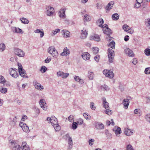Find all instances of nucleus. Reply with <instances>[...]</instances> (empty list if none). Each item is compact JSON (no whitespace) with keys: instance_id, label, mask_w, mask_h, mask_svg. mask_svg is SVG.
<instances>
[{"instance_id":"f257e3e1","label":"nucleus","mask_w":150,"mask_h":150,"mask_svg":"<svg viewBox=\"0 0 150 150\" xmlns=\"http://www.w3.org/2000/svg\"><path fill=\"white\" fill-rule=\"evenodd\" d=\"M11 146L13 150H20L21 149L20 146L16 143L15 141L11 140H9Z\"/></svg>"},{"instance_id":"f03ea898","label":"nucleus","mask_w":150,"mask_h":150,"mask_svg":"<svg viewBox=\"0 0 150 150\" xmlns=\"http://www.w3.org/2000/svg\"><path fill=\"white\" fill-rule=\"evenodd\" d=\"M48 52L52 56H56L58 55L57 51L53 46L50 47L48 49Z\"/></svg>"},{"instance_id":"7ed1b4c3","label":"nucleus","mask_w":150,"mask_h":150,"mask_svg":"<svg viewBox=\"0 0 150 150\" xmlns=\"http://www.w3.org/2000/svg\"><path fill=\"white\" fill-rule=\"evenodd\" d=\"M18 64L20 75L22 77H25V70L23 69L22 65L21 63H18Z\"/></svg>"},{"instance_id":"20e7f679","label":"nucleus","mask_w":150,"mask_h":150,"mask_svg":"<svg viewBox=\"0 0 150 150\" xmlns=\"http://www.w3.org/2000/svg\"><path fill=\"white\" fill-rule=\"evenodd\" d=\"M46 9L45 13L48 16H51L54 12V8L50 6H47Z\"/></svg>"},{"instance_id":"39448f33","label":"nucleus","mask_w":150,"mask_h":150,"mask_svg":"<svg viewBox=\"0 0 150 150\" xmlns=\"http://www.w3.org/2000/svg\"><path fill=\"white\" fill-rule=\"evenodd\" d=\"M47 120L49 121L52 126L55 125L58 123L57 118L54 116H52L51 117H48Z\"/></svg>"},{"instance_id":"423d86ee","label":"nucleus","mask_w":150,"mask_h":150,"mask_svg":"<svg viewBox=\"0 0 150 150\" xmlns=\"http://www.w3.org/2000/svg\"><path fill=\"white\" fill-rule=\"evenodd\" d=\"M39 103L41 108L44 110H47V106L45 99H40L39 101Z\"/></svg>"},{"instance_id":"0eeeda50","label":"nucleus","mask_w":150,"mask_h":150,"mask_svg":"<svg viewBox=\"0 0 150 150\" xmlns=\"http://www.w3.org/2000/svg\"><path fill=\"white\" fill-rule=\"evenodd\" d=\"M66 137L68 139V143L69 146L68 148V150H70L72 148L73 145V141L72 138L68 134L66 135Z\"/></svg>"},{"instance_id":"6e6552de","label":"nucleus","mask_w":150,"mask_h":150,"mask_svg":"<svg viewBox=\"0 0 150 150\" xmlns=\"http://www.w3.org/2000/svg\"><path fill=\"white\" fill-rule=\"evenodd\" d=\"M14 53L16 55L18 56H24L25 55L24 52L21 50L18 49H15Z\"/></svg>"},{"instance_id":"1a4fd4ad","label":"nucleus","mask_w":150,"mask_h":150,"mask_svg":"<svg viewBox=\"0 0 150 150\" xmlns=\"http://www.w3.org/2000/svg\"><path fill=\"white\" fill-rule=\"evenodd\" d=\"M19 126L22 128V129L24 132L26 133L29 132V127L26 124L21 122L19 123Z\"/></svg>"},{"instance_id":"9d476101","label":"nucleus","mask_w":150,"mask_h":150,"mask_svg":"<svg viewBox=\"0 0 150 150\" xmlns=\"http://www.w3.org/2000/svg\"><path fill=\"white\" fill-rule=\"evenodd\" d=\"M15 68H11L9 70V73L13 77L16 78L18 76Z\"/></svg>"},{"instance_id":"9b49d317","label":"nucleus","mask_w":150,"mask_h":150,"mask_svg":"<svg viewBox=\"0 0 150 150\" xmlns=\"http://www.w3.org/2000/svg\"><path fill=\"white\" fill-rule=\"evenodd\" d=\"M33 84L35 88L40 91H42L44 89V87L39 83L38 82L36 81H33Z\"/></svg>"},{"instance_id":"f8f14e48","label":"nucleus","mask_w":150,"mask_h":150,"mask_svg":"<svg viewBox=\"0 0 150 150\" xmlns=\"http://www.w3.org/2000/svg\"><path fill=\"white\" fill-rule=\"evenodd\" d=\"M57 74L58 76H61L62 78L65 79L69 75L68 73H64L61 71H59L57 73Z\"/></svg>"},{"instance_id":"ddd939ff","label":"nucleus","mask_w":150,"mask_h":150,"mask_svg":"<svg viewBox=\"0 0 150 150\" xmlns=\"http://www.w3.org/2000/svg\"><path fill=\"white\" fill-rule=\"evenodd\" d=\"M66 8H62L59 12V16L60 18H64L66 17L65 12Z\"/></svg>"},{"instance_id":"4468645a","label":"nucleus","mask_w":150,"mask_h":150,"mask_svg":"<svg viewBox=\"0 0 150 150\" xmlns=\"http://www.w3.org/2000/svg\"><path fill=\"white\" fill-rule=\"evenodd\" d=\"M103 33L108 35H110L112 33L111 30L108 28L107 25L104 26V28H103Z\"/></svg>"},{"instance_id":"2eb2a0df","label":"nucleus","mask_w":150,"mask_h":150,"mask_svg":"<svg viewBox=\"0 0 150 150\" xmlns=\"http://www.w3.org/2000/svg\"><path fill=\"white\" fill-rule=\"evenodd\" d=\"M134 130L131 129L126 128L124 129V133L127 136H130L132 135L133 133Z\"/></svg>"},{"instance_id":"dca6fc26","label":"nucleus","mask_w":150,"mask_h":150,"mask_svg":"<svg viewBox=\"0 0 150 150\" xmlns=\"http://www.w3.org/2000/svg\"><path fill=\"white\" fill-rule=\"evenodd\" d=\"M113 130L115 131L117 136L119 137V134L121 133V128L120 127H115L113 129Z\"/></svg>"},{"instance_id":"f3484780","label":"nucleus","mask_w":150,"mask_h":150,"mask_svg":"<svg viewBox=\"0 0 150 150\" xmlns=\"http://www.w3.org/2000/svg\"><path fill=\"white\" fill-rule=\"evenodd\" d=\"M70 53L69 50L67 47H65L63 50V52L61 53L60 55L62 56L69 55Z\"/></svg>"},{"instance_id":"a211bd4d","label":"nucleus","mask_w":150,"mask_h":150,"mask_svg":"<svg viewBox=\"0 0 150 150\" xmlns=\"http://www.w3.org/2000/svg\"><path fill=\"white\" fill-rule=\"evenodd\" d=\"M125 52L129 56H134V55L133 51L128 48H127L125 50Z\"/></svg>"},{"instance_id":"6ab92c4d","label":"nucleus","mask_w":150,"mask_h":150,"mask_svg":"<svg viewBox=\"0 0 150 150\" xmlns=\"http://www.w3.org/2000/svg\"><path fill=\"white\" fill-rule=\"evenodd\" d=\"M87 32L86 31L85 28H83L81 30V38L82 39H84L86 38L87 35Z\"/></svg>"},{"instance_id":"aec40b11","label":"nucleus","mask_w":150,"mask_h":150,"mask_svg":"<svg viewBox=\"0 0 150 150\" xmlns=\"http://www.w3.org/2000/svg\"><path fill=\"white\" fill-rule=\"evenodd\" d=\"M62 35H64V38H67L70 37V33L68 31L66 30H63L62 31Z\"/></svg>"},{"instance_id":"412c9836","label":"nucleus","mask_w":150,"mask_h":150,"mask_svg":"<svg viewBox=\"0 0 150 150\" xmlns=\"http://www.w3.org/2000/svg\"><path fill=\"white\" fill-rule=\"evenodd\" d=\"M104 22L102 18H100L96 22V24L98 25L99 27H101L102 28H104V25H103V24Z\"/></svg>"},{"instance_id":"4be33fe9","label":"nucleus","mask_w":150,"mask_h":150,"mask_svg":"<svg viewBox=\"0 0 150 150\" xmlns=\"http://www.w3.org/2000/svg\"><path fill=\"white\" fill-rule=\"evenodd\" d=\"M129 101L128 99H126L123 100L122 103L124 105L125 108L127 109L128 108Z\"/></svg>"},{"instance_id":"5701e85b","label":"nucleus","mask_w":150,"mask_h":150,"mask_svg":"<svg viewBox=\"0 0 150 150\" xmlns=\"http://www.w3.org/2000/svg\"><path fill=\"white\" fill-rule=\"evenodd\" d=\"M114 2V1H111L108 4V6L105 7V9L107 10H109L110 9L112 8L113 7Z\"/></svg>"},{"instance_id":"b1692460","label":"nucleus","mask_w":150,"mask_h":150,"mask_svg":"<svg viewBox=\"0 0 150 150\" xmlns=\"http://www.w3.org/2000/svg\"><path fill=\"white\" fill-rule=\"evenodd\" d=\"M103 107L105 109L108 108L109 106L108 103L106 102V99L105 98H103Z\"/></svg>"},{"instance_id":"393cba45","label":"nucleus","mask_w":150,"mask_h":150,"mask_svg":"<svg viewBox=\"0 0 150 150\" xmlns=\"http://www.w3.org/2000/svg\"><path fill=\"white\" fill-rule=\"evenodd\" d=\"M108 56H114L115 55L114 51L111 49H108Z\"/></svg>"},{"instance_id":"a878e982","label":"nucleus","mask_w":150,"mask_h":150,"mask_svg":"<svg viewBox=\"0 0 150 150\" xmlns=\"http://www.w3.org/2000/svg\"><path fill=\"white\" fill-rule=\"evenodd\" d=\"M107 77H109L110 79L112 78L114 76V74L113 72L112 69H111L108 70V74Z\"/></svg>"},{"instance_id":"bb28decb","label":"nucleus","mask_w":150,"mask_h":150,"mask_svg":"<svg viewBox=\"0 0 150 150\" xmlns=\"http://www.w3.org/2000/svg\"><path fill=\"white\" fill-rule=\"evenodd\" d=\"M96 126L99 129H103L104 128V125L102 123L100 122L96 123Z\"/></svg>"},{"instance_id":"cd10ccee","label":"nucleus","mask_w":150,"mask_h":150,"mask_svg":"<svg viewBox=\"0 0 150 150\" xmlns=\"http://www.w3.org/2000/svg\"><path fill=\"white\" fill-rule=\"evenodd\" d=\"M34 32L35 33H40V37L42 38L44 35V33L43 31H41L40 29H37L34 31Z\"/></svg>"},{"instance_id":"c85d7f7f","label":"nucleus","mask_w":150,"mask_h":150,"mask_svg":"<svg viewBox=\"0 0 150 150\" xmlns=\"http://www.w3.org/2000/svg\"><path fill=\"white\" fill-rule=\"evenodd\" d=\"M94 76V74L93 72L91 71H89L88 72V77L90 80L93 79Z\"/></svg>"},{"instance_id":"c756f323","label":"nucleus","mask_w":150,"mask_h":150,"mask_svg":"<svg viewBox=\"0 0 150 150\" xmlns=\"http://www.w3.org/2000/svg\"><path fill=\"white\" fill-rule=\"evenodd\" d=\"M119 15L117 13L113 14L112 16V19L114 20H117L119 18Z\"/></svg>"},{"instance_id":"7c9ffc66","label":"nucleus","mask_w":150,"mask_h":150,"mask_svg":"<svg viewBox=\"0 0 150 150\" xmlns=\"http://www.w3.org/2000/svg\"><path fill=\"white\" fill-rule=\"evenodd\" d=\"M6 48V46L4 44L1 43L0 44V52H3Z\"/></svg>"},{"instance_id":"2f4dec72","label":"nucleus","mask_w":150,"mask_h":150,"mask_svg":"<svg viewBox=\"0 0 150 150\" xmlns=\"http://www.w3.org/2000/svg\"><path fill=\"white\" fill-rule=\"evenodd\" d=\"M21 20L22 23L24 24H28L29 23V21L26 18H20Z\"/></svg>"},{"instance_id":"473e14b6","label":"nucleus","mask_w":150,"mask_h":150,"mask_svg":"<svg viewBox=\"0 0 150 150\" xmlns=\"http://www.w3.org/2000/svg\"><path fill=\"white\" fill-rule=\"evenodd\" d=\"M91 19V17L89 15L86 14L84 16V21H90Z\"/></svg>"},{"instance_id":"72a5a7b5","label":"nucleus","mask_w":150,"mask_h":150,"mask_svg":"<svg viewBox=\"0 0 150 150\" xmlns=\"http://www.w3.org/2000/svg\"><path fill=\"white\" fill-rule=\"evenodd\" d=\"M122 28L125 31H128L130 29V28L127 25L125 24L123 26Z\"/></svg>"},{"instance_id":"f704fd0d","label":"nucleus","mask_w":150,"mask_h":150,"mask_svg":"<svg viewBox=\"0 0 150 150\" xmlns=\"http://www.w3.org/2000/svg\"><path fill=\"white\" fill-rule=\"evenodd\" d=\"M53 126L54 128L56 131H58L60 129V126L59 125L58 123H57L56 125H54Z\"/></svg>"},{"instance_id":"c9c22d12","label":"nucleus","mask_w":150,"mask_h":150,"mask_svg":"<svg viewBox=\"0 0 150 150\" xmlns=\"http://www.w3.org/2000/svg\"><path fill=\"white\" fill-rule=\"evenodd\" d=\"M13 32L17 33H21L22 30H21L19 28H17L16 27L14 28L13 30Z\"/></svg>"},{"instance_id":"e433bc0d","label":"nucleus","mask_w":150,"mask_h":150,"mask_svg":"<svg viewBox=\"0 0 150 150\" xmlns=\"http://www.w3.org/2000/svg\"><path fill=\"white\" fill-rule=\"evenodd\" d=\"M92 39L94 40L97 41H99L100 40V38L98 35H95L94 36H92Z\"/></svg>"},{"instance_id":"4c0bfd02","label":"nucleus","mask_w":150,"mask_h":150,"mask_svg":"<svg viewBox=\"0 0 150 150\" xmlns=\"http://www.w3.org/2000/svg\"><path fill=\"white\" fill-rule=\"evenodd\" d=\"M115 43L114 41H112L110 42L109 45V46L111 48L113 49L115 48Z\"/></svg>"},{"instance_id":"58836bf2","label":"nucleus","mask_w":150,"mask_h":150,"mask_svg":"<svg viewBox=\"0 0 150 150\" xmlns=\"http://www.w3.org/2000/svg\"><path fill=\"white\" fill-rule=\"evenodd\" d=\"M78 124L76 122H73L72 124L71 128L73 129H75L77 127Z\"/></svg>"},{"instance_id":"ea45409f","label":"nucleus","mask_w":150,"mask_h":150,"mask_svg":"<svg viewBox=\"0 0 150 150\" xmlns=\"http://www.w3.org/2000/svg\"><path fill=\"white\" fill-rule=\"evenodd\" d=\"M92 51L93 53L96 54L98 52L99 49L97 47H93L92 48Z\"/></svg>"},{"instance_id":"a19ab883","label":"nucleus","mask_w":150,"mask_h":150,"mask_svg":"<svg viewBox=\"0 0 150 150\" xmlns=\"http://www.w3.org/2000/svg\"><path fill=\"white\" fill-rule=\"evenodd\" d=\"M144 73L146 74H150V67H147L145 68L144 70Z\"/></svg>"},{"instance_id":"79ce46f5","label":"nucleus","mask_w":150,"mask_h":150,"mask_svg":"<svg viewBox=\"0 0 150 150\" xmlns=\"http://www.w3.org/2000/svg\"><path fill=\"white\" fill-rule=\"evenodd\" d=\"M145 119H146V120L150 122V114H146L145 117Z\"/></svg>"},{"instance_id":"37998d69","label":"nucleus","mask_w":150,"mask_h":150,"mask_svg":"<svg viewBox=\"0 0 150 150\" xmlns=\"http://www.w3.org/2000/svg\"><path fill=\"white\" fill-rule=\"evenodd\" d=\"M47 70V68L45 66H42L41 67L40 71L43 73L45 72Z\"/></svg>"},{"instance_id":"c03bdc74","label":"nucleus","mask_w":150,"mask_h":150,"mask_svg":"<svg viewBox=\"0 0 150 150\" xmlns=\"http://www.w3.org/2000/svg\"><path fill=\"white\" fill-rule=\"evenodd\" d=\"M5 80L4 77L1 75H0V83H5Z\"/></svg>"},{"instance_id":"a18cd8bd","label":"nucleus","mask_w":150,"mask_h":150,"mask_svg":"<svg viewBox=\"0 0 150 150\" xmlns=\"http://www.w3.org/2000/svg\"><path fill=\"white\" fill-rule=\"evenodd\" d=\"M144 53L146 55H149L150 54V49L148 48L146 49L144 51Z\"/></svg>"},{"instance_id":"49530a36","label":"nucleus","mask_w":150,"mask_h":150,"mask_svg":"<svg viewBox=\"0 0 150 150\" xmlns=\"http://www.w3.org/2000/svg\"><path fill=\"white\" fill-rule=\"evenodd\" d=\"M141 112V110L140 109L137 108L135 109L134 110V112L135 114H140Z\"/></svg>"},{"instance_id":"de8ad7c7","label":"nucleus","mask_w":150,"mask_h":150,"mask_svg":"<svg viewBox=\"0 0 150 150\" xmlns=\"http://www.w3.org/2000/svg\"><path fill=\"white\" fill-rule=\"evenodd\" d=\"M127 150H134L132 146L130 144L128 145L126 147Z\"/></svg>"},{"instance_id":"09e8293b","label":"nucleus","mask_w":150,"mask_h":150,"mask_svg":"<svg viewBox=\"0 0 150 150\" xmlns=\"http://www.w3.org/2000/svg\"><path fill=\"white\" fill-rule=\"evenodd\" d=\"M145 23L146 25L149 28V29H150V19H147V21H146Z\"/></svg>"},{"instance_id":"8fccbe9b","label":"nucleus","mask_w":150,"mask_h":150,"mask_svg":"<svg viewBox=\"0 0 150 150\" xmlns=\"http://www.w3.org/2000/svg\"><path fill=\"white\" fill-rule=\"evenodd\" d=\"M106 109L105 111V113L106 114L108 115H111L112 113V111L111 110H109L108 108H107Z\"/></svg>"},{"instance_id":"3c124183","label":"nucleus","mask_w":150,"mask_h":150,"mask_svg":"<svg viewBox=\"0 0 150 150\" xmlns=\"http://www.w3.org/2000/svg\"><path fill=\"white\" fill-rule=\"evenodd\" d=\"M83 122V120L81 118H79L78 120L77 121V123L79 124V125H82Z\"/></svg>"},{"instance_id":"603ef678","label":"nucleus","mask_w":150,"mask_h":150,"mask_svg":"<svg viewBox=\"0 0 150 150\" xmlns=\"http://www.w3.org/2000/svg\"><path fill=\"white\" fill-rule=\"evenodd\" d=\"M102 89L106 91H108L109 90V87L106 85L102 86Z\"/></svg>"},{"instance_id":"864d4df0","label":"nucleus","mask_w":150,"mask_h":150,"mask_svg":"<svg viewBox=\"0 0 150 150\" xmlns=\"http://www.w3.org/2000/svg\"><path fill=\"white\" fill-rule=\"evenodd\" d=\"M74 119V116L73 115H70L68 117V119L70 122H72L73 121V119Z\"/></svg>"},{"instance_id":"5fc2aeb1","label":"nucleus","mask_w":150,"mask_h":150,"mask_svg":"<svg viewBox=\"0 0 150 150\" xmlns=\"http://www.w3.org/2000/svg\"><path fill=\"white\" fill-rule=\"evenodd\" d=\"M60 31V30L59 29H57L55 30L52 31V34L53 35L56 34L57 33H59Z\"/></svg>"},{"instance_id":"6e6d98bb","label":"nucleus","mask_w":150,"mask_h":150,"mask_svg":"<svg viewBox=\"0 0 150 150\" xmlns=\"http://www.w3.org/2000/svg\"><path fill=\"white\" fill-rule=\"evenodd\" d=\"M7 89L6 88H2L1 90H0V91L2 93H6V92H7Z\"/></svg>"},{"instance_id":"4d7b16f0","label":"nucleus","mask_w":150,"mask_h":150,"mask_svg":"<svg viewBox=\"0 0 150 150\" xmlns=\"http://www.w3.org/2000/svg\"><path fill=\"white\" fill-rule=\"evenodd\" d=\"M107 39L108 41H109V42H110L111 40L112 41L113 39V38L111 37L110 35H108L107 37Z\"/></svg>"},{"instance_id":"13d9d810","label":"nucleus","mask_w":150,"mask_h":150,"mask_svg":"<svg viewBox=\"0 0 150 150\" xmlns=\"http://www.w3.org/2000/svg\"><path fill=\"white\" fill-rule=\"evenodd\" d=\"M83 115L84 117L87 120H90V119L88 117V113H84L83 114Z\"/></svg>"},{"instance_id":"bf43d9fd","label":"nucleus","mask_w":150,"mask_h":150,"mask_svg":"<svg viewBox=\"0 0 150 150\" xmlns=\"http://www.w3.org/2000/svg\"><path fill=\"white\" fill-rule=\"evenodd\" d=\"M22 150H30V148L28 145L26 146H25L23 148H22Z\"/></svg>"},{"instance_id":"052dcab7","label":"nucleus","mask_w":150,"mask_h":150,"mask_svg":"<svg viewBox=\"0 0 150 150\" xmlns=\"http://www.w3.org/2000/svg\"><path fill=\"white\" fill-rule=\"evenodd\" d=\"M108 70L106 69L104 70L103 71V73L104 74L105 76L107 77L108 76Z\"/></svg>"},{"instance_id":"680f3d73","label":"nucleus","mask_w":150,"mask_h":150,"mask_svg":"<svg viewBox=\"0 0 150 150\" xmlns=\"http://www.w3.org/2000/svg\"><path fill=\"white\" fill-rule=\"evenodd\" d=\"M81 56H90V55L87 52L83 53Z\"/></svg>"},{"instance_id":"e2e57ef3","label":"nucleus","mask_w":150,"mask_h":150,"mask_svg":"<svg viewBox=\"0 0 150 150\" xmlns=\"http://www.w3.org/2000/svg\"><path fill=\"white\" fill-rule=\"evenodd\" d=\"M94 103L93 102L91 103L90 107L92 110H95L96 107L94 106Z\"/></svg>"},{"instance_id":"0e129e2a","label":"nucleus","mask_w":150,"mask_h":150,"mask_svg":"<svg viewBox=\"0 0 150 150\" xmlns=\"http://www.w3.org/2000/svg\"><path fill=\"white\" fill-rule=\"evenodd\" d=\"M109 61L110 63L112 62L114 59V57H108Z\"/></svg>"},{"instance_id":"69168bd1","label":"nucleus","mask_w":150,"mask_h":150,"mask_svg":"<svg viewBox=\"0 0 150 150\" xmlns=\"http://www.w3.org/2000/svg\"><path fill=\"white\" fill-rule=\"evenodd\" d=\"M94 141V140L93 139H90L89 140V141H88L89 144L91 146L92 145H93V144L92 143Z\"/></svg>"},{"instance_id":"338daca9","label":"nucleus","mask_w":150,"mask_h":150,"mask_svg":"<svg viewBox=\"0 0 150 150\" xmlns=\"http://www.w3.org/2000/svg\"><path fill=\"white\" fill-rule=\"evenodd\" d=\"M132 63L133 64L136 65L137 63V59L136 58H134L133 59Z\"/></svg>"},{"instance_id":"774afa93","label":"nucleus","mask_w":150,"mask_h":150,"mask_svg":"<svg viewBox=\"0 0 150 150\" xmlns=\"http://www.w3.org/2000/svg\"><path fill=\"white\" fill-rule=\"evenodd\" d=\"M51 60L50 58H49L48 57L45 60V62L46 63H48L50 62Z\"/></svg>"}]
</instances>
